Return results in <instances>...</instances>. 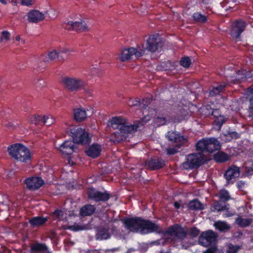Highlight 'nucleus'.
I'll list each match as a JSON object with an SVG mask.
<instances>
[{
	"label": "nucleus",
	"mask_w": 253,
	"mask_h": 253,
	"mask_svg": "<svg viewBox=\"0 0 253 253\" xmlns=\"http://www.w3.org/2000/svg\"><path fill=\"white\" fill-rule=\"evenodd\" d=\"M46 116H40V115H34L31 117L30 120L32 124L35 125H44L45 123H47L45 121Z\"/></svg>",
	"instance_id": "33"
},
{
	"label": "nucleus",
	"mask_w": 253,
	"mask_h": 253,
	"mask_svg": "<svg viewBox=\"0 0 253 253\" xmlns=\"http://www.w3.org/2000/svg\"><path fill=\"white\" fill-rule=\"evenodd\" d=\"M54 220L62 221L64 219V213L63 210L56 209L50 214Z\"/></svg>",
	"instance_id": "34"
},
{
	"label": "nucleus",
	"mask_w": 253,
	"mask_h": 253,
	"mask_svg": "<svg viewBox=\"0 0 253 253\" xmlns=\"http://www.w3.org/2000/svg\"><path fill=\"white\" fill-rule=\"evenodd\" d=\"M145 167L151 170H156L162 169L166 164L162 158L155 156L145 161Z\"/></svg>",
	"instance_id": "11"
},
{
	"label": "nucleus",
	"mask_w": 253,
	"mask_h": 253,
	"mask_svg": "<svg viewBox=\"0 0 253 253\" xmlns=\"http://www.w3.org/2000/svg\"><path fill=\"white\" fill-rule=\"evenodd\" d=\"M167 154L169 155H174L178 152L175 148H169L167 150Z\"/></svg>",
	"instance_id": "50"
},
{
	"label": "nucleus",
	"mask_w": 253,
	"mask_h": 253,
	"mask_svg": "<svg viewBox=\"0 0 253 253\" xmlns=\"http://www.w3.org/2000/svg\"><path fill=\"white\" fill-rule=\"evenodd\" d=\"M82 90H84V91L88 95H91L92 94V89L89 87L86 82H85V85L84 88H82Z\"/></svg>",
	"instance_id": "48"
},
{
	"label": "nucleus",
	"mask_w": 253,
	"mask_h": 253,
	"mask_svg": "<svg viewBox=\"0 0 253 253\" xmlns=\"http://www.w3.org/2000/svg\"><path fill=\"white\" fill-rule=\"evenodd\" d=\"M74 118L77 122H82L86 118V113L82 108L74 109L73 110Z\"/></svg>",
	"instance_id": "27"
},
{
	"label": "nucleus",
	"mask_w": 253,
	"mask_h": 253,
	"mask_svg": "<svg viewBox=\"0 0 253 253\" xmlns=\"http://www.w3.org/2000/svg\"><path fill=\"white\" fill-rule=\"evenodd\" d=\"M21 3L23 5L29 6L33 4L32 0H21Z\"/></svg>",
	"instance_id": "54"
},
{
	"label": "nucleus",
	"mask_w": 253,
	"mask_h": 253,
	"mask_svg": "<svg viewBox=\"0 0 253 253\" xmlns=\"http://www.w3.org/2000/svg\"><path fill=\"white\" fill-rule=\"evenodd\" d=\"M45 121H46L47 123H45L44 125L46 126H50L54 122V120L52 117L50 116H46Z\"/></svg>",
	"instance_id": "52"
},
{
	"label": "nucleus",
	"mask_w": 253,
	"mask_h": 253,
	"mask_svg": "<svg viewBox=\"0 0 253 253\" xmlns=\"http://www.w3.org/2000/svg\"><path fill=\"white\" fill-rule=\"evenodd\" d=\"M250 113L253 116V98L250 100V105L249 106Z\"/></svg>",
	"instance_id": "56"
},
{
	"label": "nucleus",
	"mask_w": 253,
	"mask_h": 253,
	"mask_svg": "<svg viewBox=\"0 0 253 253\" xmlns=\"http://www.w3.org/2000/svg\"><path fill=\"white\" fill-rule=\"evenodd\" d=\"M152 101V99L151 97H147L144 98L141 102V108L143 110L146 109L148 105L151 103Z\"/></svg>",
	"instance_id": "40"
},
{
	"label": "nucleus",
	"mask_w": 253,
	"mask_h": 253,
	"mask_svg": "<svg viewBox=\"0 0 253 253\" xmlns=\"http://www.w3.org/2000/svg\"><path fill=\"white\" fill-rule=\"evenodd\" d=\"M109 229L108 225L98 226L96 229V239L99 240L109 239L111 237L109 232Z\"/></svg>",
	"instance_id": "20"
},
{
	"label": "nucleus",
	"mask_w": 253,
	"mask_h": 253,
	"mask_svg": "<svg viewBox=\"0 0 253 253\" xmlns=\"http://www.w3.org/2000/svg\"><path fill=\"white\" fill-rule=\"evenodd\" d=\"M246 185V183L245 181L243 180H240L238 181L236 184V186L238 189L241 191L243 190V189L245 187Z\"/></svg>",
	"instance_id": "49"
},
{
	"label": "nucleus",
	"mask_w": 253,
	"mask_h": 253,
	"mask_svg": "<svg viewBox=\"0 0 253 253\" xmlns=\"http://www.w3.org/2000/svg\"><path fill=\"white\" fill-rule=\"evenodd\" d=\"M202 112L203 114L206 116L213 115L214 117H217V115H214V113H218V109H213L210 105H206L203 107Z\"/></svg>",
	"instance_id": "36"
},
{
	"label": "nucleus",
	"mask_w": 253,
	"mask_h": 253,
	"mask_svg": "<svg viewBox=\"0 0 253 253\" xmlns=\"http://www.w3.org/2000/svg\"><path fill=\"white\" fill-rule=\"evenodd\" d=\"M200 233V231L198 228L196 227H192L189 230V234L190 237L194 238L198 236Z\"/></svg>",
	"instance_id": "41"
},
{
	"label": "nucleus",
	"mask_w": 253,
	"mask_h": 253,
	"mask_svg": "<svg viewBox=\"0 0 253 253\" xmlns=\"http://www.w3.org/2000/svg\"><path fill=\"white\" fill-rule=\"evenodd\" d=\"M206 161L205 156L202 153H192L186 157V160L182 164L185 169H192L199 168Z\"/></svg>",
	"instance_id": "6"
},
{
	"label": "nucleus",
	"mask_w": 253,
	"mask_h": 253,
	"mask_svg": "<svg viewBox=\"0 0 253 253\" xmlns=\"http://www.w3.org/2000/svg\"><path fill=\"white\" fill-rule=\"evenodd\" d=\"M213 159L216 163H224L229 159V156L225 152L218 151L213 156Z\"/></svg>",
	"instance_id": "29"
},
{
	"label": "nucleus",
	"mask_w": 253,
	"mask_h": 253,
	"mask_svg": "<svg viewBox=\"0 0 253 253\" xmlns=\"http://www.w3.org/2000/svg\"><path fill=\"white\" fill-rule=\"evenodd\" d=\"M226 85L227 84L225 83H221L217 84L215 86H212V89L209 90V96H214L219 94L224 89Z\"/></svg>",
	"instance_id": "28"
},
{
	"label": "nucleus",
	"mask_w": 253,
	"mask_h": 253,
	"mask_svg": "<svg viewBox=\"0 0 253 253\" xmlns=\"http://www.w3.org/2000/svg\"><path fill=\"white\" fill-rule=\"evenodd\" d=\"M15 39H16V41H20V36H19V35L17 36L16 37V38H15Z\"/></svg>",
	"instance_id": "61"
},
{
	"label": "nucleus",
	"mask_w": 253,
	"mask_h": 253,
	"mask_svg": "<svg viewBox=\"0 0 253 253\" xmlns=\"http://www.w3.org/2000/svg\"><path fill=\"white\" fill-rule=\"evenodd\" d=\"M1 37L6 41H8L10 38V33L8 31H4L2 32Z\"/></svg>",
	"instance_id": "53"
},
{
	"label": "nucleus",
	"mask_w": 253,
	"mask_h": 253,
	"mask_svg": "<svg viewBox=\"0 0 253 253\" xmlns=\"http://www.w3.org/2000/svg\"><path fill=\"white\" fill-rule=\"evenodd\" d=\"M64 28L69 30H74L76 31H85L87 30V27L84 21L79 19L78 21H68L64 25Z\"/></svg>",
	"instance_id": "16"
},
{
	"label": "nucleus",
	"mask_w": 253,
	"mask_h": 253,
	"mask_svg": "<svg viewBox=\"0 0 253 253\" xmlns=\"http://www.w3.org/2000/svg\"><path fill=\"white\" fill-rule=\"evenodd\" d=\"M253 221L252 218H243L240 216L236 218L235 220V223L242 228L250 226Z\"/></svg>",
	"instance_id": "30"
},
{
	"label": "nucleus",
	"mask_w": 253,
	"mask_h": 253,
	"mask_svg": "<svg viewBox=\"0 0 253 253\" xmlns=\"http://www.w3.org/2000/svg\"><path fill=\"white\" fill-rule=\"evenodd\" d=\"M249 89L250 92L253 94V86L252 87H250Z\"/></svg>",
	"instance_id": "59"
},
{
	"label": "nucleus",
	"mask_w": 253,
	"mask_h": 253,
	"mask_svg": "<svg viewBox=\"0 0 253 253\" xmlns=\"http://www.w3.org/2000/svg\"><path fill=\"white\" fill-rule=\"evenodd\" d=\"M48 217L40 216H34L30 219L29 222L33 227H40L44 225L48 221Z\"/></svg>",
	"instance_id": "25"
},
{
	"label": "nucleus",
	"mask_w": 253,
	"mask_h": 253,
	"mask_svg": "<svg viewBox=\"0 0 253 253\" xmlns=\"http://www.w3.org/2000/svg\"><path fill=\"white\" fill-rule=\"evenodd\" d=\"M173 206L176 209H179L181 207L180 203L177 201L174 202Z\"/></svg>",
	"instance_id": "57"
},
{
	"label": "nucleus",
	"mask_w": 253,
	"mask_h": 253,
	"mask_svg": "<svg viewBox=\"0 0 253 253\" xmlns=\"http://www.w3.org/2000/svg\"><path fill=\"white\" fill-rule=\"evenodd\" d=\"M144 54V50L141 49L138 51L137 49L133 47L126 48L122 51L120 56V59L122 62L128 60L132 58L133 55L138 57L142 56Z\"/></svg>",
	"instance_id": "14"
},
{
	"label": "nucleus",
	"mask_w": 253,
	"mask_h": 253,
	"mask_svg": "<svg viewBox=\"0 0 253 253\" xmlns=\"http://www.w3.org/2000/svg\"><path fill=\"white\" fill-rule=\"evenodd\" d=\"M220 148L219 141L214 137L202 138L196 144V150L203 153H212L216 150H219Z\"/></svg>",
	"instance_id": "4"
},
{
	"label": "nucleus",
	"mask_w": 253,
	"mask_h": 253,
	"mask_svg": "<svg viewBox=\"0 0 253 253\" xmlns=\"http://www.w3.org/2000/svg\"><path fill=\"white\" fill-rule=\"evenodd\" d=\"M31 253H52L45 243L36 241L30 247Z\"/></svg>",
	"instance_id": "19"
},
{
	"label": "nucleus",
	"mask_w": 253,
	"mask_h": 253,
	"mask_svg": "<svg viewBox=\"0 0 253 253\" xmlns=\"http://www.w3.org/2000/svg\"><path fill=\"white\" fill-rule=\"evenodd\" d=\"M215 228L220 231H225L229 229V225L225 222L218 221L214 224Z\"/></svg>",
	"instance_id": "37"
},
{
	"label": "nucleus",
	"mask_w": 253,
	"mask_h": 253,
	"mask_svg": "<svg viewBox=\"0 0 253 253\" xmlns=\"http://www.w3.org/2000/svg\"><path fill=\"white\" fill-rule=\"evenodd\" d=\"M96 208L94 205L87 204L83 206L80 210V214L82 217L92 215L95 211Z\"/></svg>",
	"instance_id": "26"
},
{
	"label": "nucleus",
	"mask_w": 253,
	"mask_h": 253,
	"mask_svg": "<svg viewBox=\"0 0 253 253\" xmlns=\"http://www.w3.org/2000/svg\"><path fill=\"white\" fill-rule=\"evenodd\" d=\"M7 151L9 155L17 161L28 163L31 161L32 155L30 150L21 143L10 145Z\"/></svg>",
	"instance_id": "3"
},
{
	"label": "nucleus",
	"mask_w": 253,
	"mask_h": 253,
	"mask_svg": "<svg viewBox=\"0 0 253 253\" xmlns=\"http://www.w3.org/2000/svg\"><path fill=\"white\" fill-rule=\"evenodd\" d=\"M116 228V226L115 225H113L112 226V230H115V229Z\"/></svg>",
	"instance_id": "64"
},
{
	"label": "nucleus",
	"mask_w": 253,
	"mask_h": 253,
	"mask_svg": "<svg viewBox=\"0 0 253 253\" xmlns=\"http://www.w3.org/2000/svg\"><path fill=\"white\" fill-rule=\"evenodd\" d=\"M75 144L71 140H66L59 146L58 149L62 154L70 155L77 152L78 148Z\"/></svg>",
	"instance_id": "15"
},
{
	"label": "nucleus",
	"mask_w": 253,
	"mask_h": 253,
	"mask_svg": "<svg viewBox=\"0 0 253 253\" xmlns=\"http://www.w3.org/2000/svg\"><path fill=\"white\" fill-rule=\"evenodd\" d=\"M0 2L1 3L4 4H5L7 3L6 0H0Z\"/></svg>",
	"instance_id": "60"
},
{
	"label": "nucleus",
	"mask_w": 253,
	"mask_h": 253,
	"mask_svg": "<svg viewBox=\"0 0 253 253\" xmlns=\"http://www.w3.org/2000/svg\"><path fill=\"white\" fill-rule=\"evenodd\" d=\"M87 194L89 199L95 202H106L111 198V195L106 191L101 192L93 187L88 188Z\"/></svg>",
	"instance_id": "9"
},
{
	"label": "nucleus",
	"mask_w": 253,
	"mask_h": 253,
	"mask_svg": "<svg viewBox=\"0 0 253 253\" xmlns=\"http://www.w3.org/2000/svg\"><path fill=\"white\" fill-rule=\"evenodd\" d=\"M246 172L250 174H253V169L250 167H247L246 168Z\"/></svg>",
	"instance_id": "58"
},
{
	"label": "nucleus",
	"mask_w": 253,
	"mask_h": 253,
	"mask_svg": "<svg viewBox=\"0 0 253 253\" xmlns=\"http://www.w3.org/2000/svg\"><path fill=\"white\" fill-rule=\"evenodd\" d=\"M162 43L161 39L158 35H150L147 40L146 47L144 50H147L151 52H154L161 47Z\"/></svg>",
	"instance_id": "12"
},
{
	"label": "nucleus",
	"mask_w": 253,
	"mask_h": 253,
	"mask_svg": "<svg viewBox=\"0 0 253 253\" xmlns=\"http://www.w3.org/2000/svg\"><path fill=\"white\" fill-rule=\"evenodd\" d=\"M225 123V119L223 117H220L217 118L215 121L214 124L215 126L220 128L221 126Z\"/></svg>",
	"instance_id": "44"
},
{
	"label": "nucleus",
	"mask_w": 253,
	"mask_h": 253,
	"mask_svg": "<svg viewBox=\"0 0 253 253\" xmlns=\"http://www.w3.org/2000/svg\"><path fill=\"white\" fill-rule=\"evenodd\" d=\"M69 229L73 231H78L84 229V228L83 226L78 224H75L73 225L69 226Z\"/></svg>",
	"instance_id": "45"
},
{
	"label": "nucleus",
	"mask_w": 253,
	"mask_h": 253,
	"mask_svg": "<svg viewBox=\"0 0 253 253\" xmlns=\"http://www.w3.org/2000/svg\"><path fill=\"white\" fill-rule=\"evenodd\" d=\"M62 83L66 89L71 92H77L82 90L85 85V81L82 79L64 77Z\"/></svg>",
	"instance_id": "8"
},
{
	"label": "nucleus",
	"mask_w": 253,
	"mask_h": 253,
	"mask_svg": "<svg viewBox=\"0 0 253 253\" xmlns=\"http://www.w3.org/2000/svg\"><path fill=\"white\" fill-rule=\"evenodd\" d=\"M240 173V168L235 165H232V166L229 167L225 171L224 173V177L228 183H231L233 184L234 181H232V180L238 177Z\"/></svg>",
	"instance_id": "17"
},
{
	"label": "nucleus",
	"mask_w": 253,
	"mask_h": 253,
	"mask_svg": "<svg viewBox=\"0 0 253 253\" xmlns=\"http://www.w3.org/2000/svg\"><path fill=\"white\" fill-rule=\"evenodd\" d=\"M46 83L43 79H40L36 83V85L37 87H43L46 86Z\"/></svg>",
	"instance_id": "47"
},
{
	"label": "nucleus",
	"mask_w": 253,
	"mask_h": 253,
	"mask_svg": "<svg viewBox=\"0 0 253 253\" xmlns=\"http://www.w3.org/2000/svg\"><path fill=\"white\" fill-rule=\"evenodd\" d=\"M25 182L27 188L31 190L38 189L44 184L43 180L40 177H32L26 178Z\"/></svg>",
	"instance_id": "18"
},
{
	"label": "nucleus",
	"mask_w": 253,
	"mask_h": 253,
	"mask_svg": "<svg viewBox=\"0 0 253 253\" xmlns=\"http://www.w3.org/2000/svg\"><path fill=\"white\" fill-rule=\"evenodd\" d=\"M217 249L216 246L210 247L203 253H216Z\"/></svg>",
	"instance_id": "51"
},
{
	"label": "nucleus",
	"mask_w": 253,
	"mask_h": 253,
	"mask_svg": "<svg viewBox=\"0 0 253 253\" xmlns=\"http://www.w3.org/2000/svg\"><path fill=\"white\" fill-rule=\"evenodd\" d=\"M127 104L131 106H141V102L139 98L134 100L130 99L128 101Z\"/></svg>",
	"instance_id": "43"
},
{
	"label": "nucleus",
	"mask_w": 253,
	"mask_h": 253,
	"mask_svg": "<svg viewBox=\"0 0 253 253\" xmlns=\"http://www.w3.org/2000/svg\"><path fill=\"white\" fill-rule=\"evenodd\" d=\"M211 209L212 211H226L229 209V205L223 206L220 202L217 201L213 203Z\"/></svg>",
	"instance_id": "35"
},
{
	"label": "nucleus",
	"mask_w": 253,
	"mask_h": 253,
	"mask_svg": "<svg viewBox=\"0 0 253 253\" xmlns=\"http://www.w3.org/2000/svg\"><path fill=\"white\" fill-rule=\"evenodd\" d=\"M63 53V51L57 52L56 50H54L49 51L46 55L42 56L41 58V60H43V64H45L46 62H50L55 61L56 59L61 58V59L62 60L63 59L62 55Z\"/></svg>",
	"instance_id": "21"
},
{
	"label": "nucleus",
	"mask_w": 253,
	"mask_h": 253,
	"mask_svg": "<svg viewBox=\"0 0 253 253\" xmlns=\"http://www.w3.org/2000/svg\"><path fill=\"white\" fill-rule=\"evenodd\" d=\"M191 63V60L189 57H182L180 61V65L185 68L189 67Z\"/></svg>",
	"instance_id": "39"
},
{
	"label": "nucleus",
	"mask_w": 253,
	"mask_h": 253,
	"mask_svg": "<svg viewBox=\"0 0 253 253\" xmlns=\"http://www.w3.org/2000/svg\"><path fill=\"white\" fill-rule=\"evenodd\" d=\"M167 139L171 143H181L186 139L183 135H180L176 131H169L166 134Z\"/></svg>",
	"instance_id": "24"
},
{
	"label": "nucleus",
	"mask_w": 253,
	"mask_h": 253,
	"mask_svg": "<svg viewBox=\"0 0 253 253\" xmlns=\"http://www.w3.org/2000/svg\"><path fill=\"white\" fill-rule=\"evenodd\" d=\"M188 208L191 210H203L204 209V205L198 199H194L189 202Z\"/></svg>",
	"instance_id": "31"
},
{
	"label": "nucleus",
	"mask_w": 253,
	"mask_h": 253,
	"mask_svg": "<svg viewBox=\"0 0 253 253\" xmlns=\"http://www.w3.org/2000/svg\"><path fill=\"white\" fill-rule=\"evenodd\" d=\"M97 70H98V69H96V68H94V69H93H93H92L91 73H92V75H94V74L93 73V71L96 72V71H97Z\"/></svg>",
	"instance_id": "62"
},
{
	"label": "nucleus",
	"mask_w": 253,
	"mask_h": 253,
	"mask_svg": "<svg viewBox=\"0 0 253 253\" xmlns=\"http://www.w3.org/2000/svg\"><path fill=\"white\" fill-rule=\"evenodd\" d=\"M233 2H235V0H231ZM229 3V0H223L222 2L220 3L221 6L222 8H224L225 5H227Z\"/></svg>",
	"instance_id": "55"
},
{
	"label": "nucleus",
	"mask_w": 253,
	"mask_h": 253,
	"mask_svg": "<svg viewBox=\"0 0 253 253\" xmlns=\"http://www.w3.org/2000/svg\"><path fill=\"white\" fill-rule=\"evenodd\" d=\"M192 17L195 22L201 23H206L208 20L207 16L199 12L194 13Z\"/></svg>",
	"instance_id": "32"
},
{
	"label": "nucleus",
	"mask_w": 253,
	"mask_h": 253,
	"mask_svg": "<svg viewBox=\"0 0 253 253\" xmlns=\"http://www.w3.org/2000/svg\"><path fill=\"white\" fill-rule=\"evenodd\" d=\"M73 141L77 144L87 145L91 142V137L85 129L75 126L70 128V134Z\"/></svg>",
	"instance_id": "5"
},
{
	"label": "nucleus",
	"mask_w": 253,
	"mask_h": 253,
	"mask_svg": "<svg viewBox=\"0 0 253 253\" xmlns=\"http://www.w3.org/2000/svg\"><path fill=\"white\" fill-rule=\"evenodd\" d=\"M240 249V246L231 244L228 247L227 253H237Z\"/></svg>",
	"instance_id": "42"
},
{
	"label": "nucleus",
	"mask_w": 253,
	"mask_h": 253,
	"mask_svg": "<svg viewBox=\"0 0 253 253\" xmlns=\"http://www.w3.org/2000/svg\"><path fill=\"white\" fill-rule=\"evenodd\" d=\"M122 221L126 228L132 232H140L142 234L155 232L160 235L174 236L180 240H183L187 235V231L179 224H174L167 229H163L152 221L141 217H125Z\"/></svg>",
	"instance_id": "1"
},
{
	"label": "nucleus",
	"mask_w": 253,
	"mask_h": 253,
	"mask_svg": "<svg viewBox=\"0 0 253 253\" xmlns=\"http://www.w3.org/2000/svg\"><path fill=\"white\" fill-rule=\"evenodd\" d=\"M109 126L113 129H117L111 135V140L115 143H118L125 140L128 134L140 129L144 124L142 119L129 124L127 120L121 116L113 117L109 121Z\"/></svg>",
	"instance_id": "2"
},
{
	"label": "nucleus",
	"mask_w": 253,
	"mask_h": 253,
	"mask_svg": "<svg viewBox=\"0 0 253 253\" xmlns=\"http://www.w3.org/2000/svg\"><path fill=\"white\" fill-rule=\"evenodd\" d=\"M253 74L252 71L245 69H241L235 71L233 76H231L229 80L234 84H238L246 82L247 80L252 78Z\"/></svg>",
	"instance_id": "10"
},
{
	"label": "nucleus",
	"mask_w": 253,
	"mask_h": 253,
	"mask_svg": "<svg viewBox=\"0 0 253 253\" xmlns=\"http://www.w3.org/2000/svg\"><path fill=\"white\" fill-rule=\"evenodd\" d=\"M28 20L31 23H37L42 21L44 14L38 10H30L27 14Z\"/></svg>",
	"instance_id": "22"
},
{
	"label": "nucleus",
	"mask_w": 253,
	"mask_h": 253,
	"mask_svg": "<svg viewBox=\"0 0 253 253\" xmlns=\"http://www.w3.org/2000/svg\"><path fill=\"white\" fill-rule=\"evenodd\" d=\"M155 122L158 124V126L164 125L166 122V118L164 117H157L155 119Z\"/></svg>",
	"instance_id": "46"
},
{
	"label": "nucleus",
	"mask_w": 253,
	"mask_h": 253,
	"mask_svg": "<svg viewBox=\"0 0 253 253\" xmlns=\"http://www.w3.org/2000/svg\"><path fill=\"white\" fill-rule=\"evenodd\" d=\"M217 235L212 230L203 232L198 239L200 245L205 247L216 246Z\"/></svg>",
	"instance_id": "7"
},
{
	"label": "nucleus",
	"mask_w": 253,
	"mask_h": 253,
	"mask_svg": "<svg viewBox=\"0 0 253 253\" xmlns=\"http://www.w3.org/2000/svg\"><path fill=\"white\" fill-rule=\"evenodd\" d=\"M101 151V146L98 144L94 143L86 148L84 152L87 156L92 158H96L100 155Z\"/></svg>",
	"instance_id": "23"
},
{
	"label": "nucleus",
	"mask_w": 253,
	"mask_h": 253,
	"mask_svg": "<svg viewBox=\"0 0 253 253\" xmlns=\"http://www.w3.org/2000/svg\"><path fill=\"white\" fill-rule=\"evenodd\" d=\"M219 197L220 200L227 201L230 199L229 193L227 190L220 191L219 194Z\"/></svg>",
	"instance_id": "38"
},
{
	"label": "nucleus",
	"mask_w": 253,
	"mask_h": 253,
	"mask_svg": "<svg viewBox=\"0 0 253 253\" xmlns=\"http://www.w3.org/2000/svg\"><path fill=\"white\" fill-rule=\"evenodd\" d=\"M246 26L247 23L244 20L242 19L236 20L232 24L231 36L235 39L240 38L241 34L245 30Z\"/></svg>",
	"instance_id": "13"
},
{
	"label": "nucleus",
	"mask_w": 253,
	"mask_h": 253,
	"mask_svg": "<svg viewBox=\"0 0 253 253\" xmlns=\"http://www.w3.org/2000/svg\"><path fill=\"white\" fill-rule=\"evenodd\" d=\"M231 5H229V6L225 7V10H227L228 8H231Z\"/></svg>",
	"instance_id": "63"
}]
</instances>
